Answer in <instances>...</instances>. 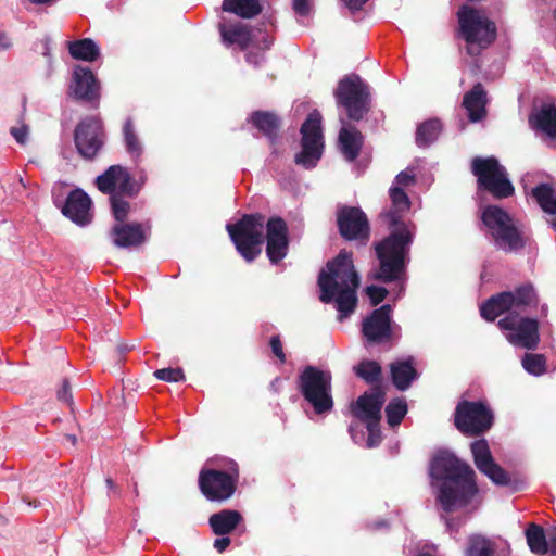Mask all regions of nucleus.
Listing matches in <instances>:
<instances>
[{"label":"nucleus","mask_w":556,"mask_h":556,"mask_svg":"<svg viewBox=\"0 0 556 556\" xmlns=\"http://www.w3.org/2000/svg\"><path fill=\"white\" fill-rule=\"evenodd\" d=\"M391 208L380 214L388 224L390 233L375 243L378 265L370 277L382 283L404 282L409 262L410 245L415 238L416 226L403 220V214L410 208V200L402 187L389 190Z\"/></svg>","instance_id":"nucleus-1"},{"label":"nucleus","mask_w":556,"mask_h":556,"mask_svg":"<svg viewBox=\"0 0 556 556\" xmlns=\"http://www.w3.org/2000/svg\"><path fill=\"white\" fill-rule=\"evenodd\" d=\"M429 476L432 485L438 482L437 502L445 513L467 507L479 492L472 467L445 450L430 459Z\"/></svg>","instance_id":"nucleus-2"},{"label":"nucleus","mask_w":556,"mask_h":556,"mask_svg":"<svg viewBox=\"0 0 556 556\" xmlns=\"http://www.w3.org/2000/svg\"><path fill=\"white\" fill-rule=\"evenodd\" d=\"M359 282V276L353 263V253L343 249L327 262L326 268L318 275L319 300L323 303L334 301L341 317H348L356 308V291Z\"/></svg>","instance_id":"nucleus-3"},{"label":"nucleus","mask_w":556,"mask_h":556,"mask_svg":"<svg viewBox=\"0 0 556 556\" xmlns=\"http://www.w3.org/2000/svg\"><path fill=\"white\" fill-rule=\"evenodd\" d=\"M100 192L110 195L111 208L117 223H125L130 211V203L125 198H135L140 186L128 169L122 165H111L96 178Z\"/></svg>","instance_id":"nucleus-4"},{"label":"nucleus","mask_w":556,"mask_h":556,"mask_svg":"<svg viewBox=\"0 0 556 556\" xmlns=\"http://www.w3.org/2000/svg\"><path fill=\"white\" fill-rule=\"evenodd\" d=\"M266 222L263 214L253 213L243 214L236 223L226 225L237 252L248 263L255 261L262 253Z\"/></svg>","instance_id":"nucleus-5"},{"label":"nucleus","mask_w":556,"mask_h":556,"mask_svg":"<svg viewBox=\"0 0 556 556\" xmlns=\"http://www.w3.org/2000/svg\"><path fill=\"white\" fill-rule=\"evenodd\" d=\"M481 219L498 249L513 252L526 247L527 238L504 208L489 205L483 210Z\"/></svg>","instance_id":"nucleus-6"},{"label":"nucleus","mask_w":556,"mask_h":556,"mask_svg":"<svg viewBox=\"0 0 556 556\" xmlns=\"http://www.w3.org/2000/svg\"><path fill=\"white\" fill-rule=\"evenodd\" d=\"M471 173L477 178L478 189L488 192L496 200L507 199L515 193V187L508 178L506 168L495 156L473 157Z\"/></svg>","instance_id":"nucleus-7"},{"label":"nucleus","mask_w":556,"mask_h":556,"mask_svg":"<svg viewBox=\"0 0 556 556\" xmlns=\"http://www.w3.org/2000/svg\"><path fill=\"white\" fill-rule=\"evenodd\" d=\"M331 374L314 366H306L299 376V390L318 415L333 407Z\"/></svg>","instance_id":"nucleus-8"},{"label":"nucleus","mask_w":556,"mask_h":556,"mask_svg":"<svg viewBox=\"0 0 556 556\" xmlns=\"http://www.w3.org/2000/svg\"><path fill=\"white\" fill-rule=\"evenodd\" d=\"M458 23L463 38L470 45L469 54L488 48L496 39V25L478 10L465 8L458 13Z\"/></svg>","instance_id":"nucleus-9"},{"label":"nucleus","mask_w":556,"mask_h":556,"mask_svg":"<svg viewBox=\"0 0 556 556\" xmlns=\"http://www.w3.org/2000/svg\"><path fill=\"white\" fill-rule=\"evenodd\" d=\"M334 97L352 121L359 122L370 110L369 87L356 74L346 75L338 83Z\"/></svg>","instance_id":"nucleus-10"},{"label":"nucleus","mask_w":556,"mask_h":556,"mask_svg":"<svg viewBox=\"0 0 556 556\" xmlns=\"http://www.w3.org/2000/svg\"><path fill=\"white\" fill-rule=\"evenodd\" d=\"M493 413L482 401L458 402L454 412V426L465 435L478 437L493 425Z\"/></svg>","instance_id":"nucleus-11"},{"label":"nucleus","mask_w":556,"mask_h":556,"mask_svg":"<svg viewBox=\"0 0 556 556\" xmlns=\"http://www.w3.org/2000/svg\"><path fill=\"white\" fill-rule=\"evenodd\" d=\"M239 467L236 463L227 471L217 469H201L199 489L206 500L223 503L229 500L237 490Z\"/></svg>","instance_id":"nucleus-12"},{"label":"nucleus","mask_w":556,"mask_h":556,"mask_svg":"<svg viewBox=\"0 0 556 556\" xmlns=\"http://www.w3.org/2000/svg\"><path fill=\"white\" fill-rule=\"evenodd\" d=\"M301 151L295 155L294 162L306 169L314 168L321 159L324 142L321 130V116L317 111L308 114L301 126Z\"/></svg>","instance_id":"nucleus-13"},{"label":"nucleus","mask_w":556,"mask_h":556,"mask_svg":"<svg viewBox=\"0 0 556 556\" xmlns=\"http://www.w3.org/2000/svg\"><path fill=\"white\" fill-rule=\"evenodd\" d=\"M105 130L97 116L83 118L75 127L74 142L78 154L85 160H93L105 143Z\"/></svg>","instance_id":"nucleus-14"},{"label":"nucleus","mask_w":556,"mask_h":556,"mask_svg":"<svg viewBox=\"0 0 556 556\" xmlns=\"http://www.w3.org/2000/svg\"><path fill=\"white\" fill-rule=\"evenodd\" d=\"M501 330L510 331L507 340L515 346L535 350L540 342L539 321L535 318L519 317L517 313H509L497 321Z\"/></svg>","instance_id":"nucleus-15"},{"label":"nucleus","mask_w":556,"mask_h":556,"mask_svg":"<svg viewBox=\"0 0 556 556\" xmlns=\"http://www.w3.org/2000/svg\"><path fill=\"white\" fill-rule=\"evenodd\" d=\"M337 226L340 236L348 241L365 244L370 237V226L366 214L356 206L343 205L337 211Z\"/></svg>","instance_id":"nucleus-16"},{"label":"nucleus","mask_w":556,"mask_h":556,"mask_svg":"<svg viewBox=\"0 0 556 556\" xmlns=\"http://www.w3.org/2000/svg\"><path fill=\"white\" fill-rule=\"evenodd\" d=\"M266 255L273 265L279 264L288 254L290 239L286 220L279 216H273L266 222Z\"/></svg>","instance_id":"nucleus-17"},{"label":"nucleus","mask_w":556,"mask_h":556,"mask_svg":"<svg viewBox=\"0 0 556 556\" xmlns=\"http://www.w3.org/2000/svg\"><path fill=\"white\" fill-rule=\"evenodd\" d=\"M470 448L473 463L481 473L500 486H507L511 483L509 473L494 460L485 439L472 442Z\"/></svg>","instance_id":"nucleus-18"},{"label":"nucleus","mask_w":556,"mask_h":556,"mask_svg":"<svg viewBox=\"0 0 556 556\" xmlns=\"http://www.w3.org/2000/svg\"><path fill=\"white\" fill-rule=\"evenodd\" d=\"M386 402L383 388H370L350 406L351 414L363 424H380L381 409Z\"/></svg>","instance_id":"nucleus-19"},{"label":"nucleus","mask_w":556,"mask_h":556,"mask_svg":"<svg viewBox=\"0 0 556 556\" xmlns=\"http://www.w3.org/2000/svg\"><path fill=\"white\" fill-rule=\"evenodd\" d=\"M391 305L383 304L364 319L362 332L370 344H381L391 340Z\"/></svg>","instance_id":"nucleus-20"},{"label":"nucleus","mask_w":556,"mask_h":556,"mask_svg":"<svg viewBox=\"0 0 556 556\" xmlns=\"http://www.w3.org/2000/svg\"><path fill=\"white\" fill-rule=\"evenodd\" d=\"M71 89L76 100L91 104H98L100 100V83L88 67H75Z\"/></svg>","instance_id":"nucleus-21"},{"label":"nucleus","mask_w":556,"mask_h":556,"mask_svg":"<svg viewBox=\"0 0 556 556\" xmlns=\"http://www.w3.org/2000/svg\"><path fill=\"white\" fill-rule=\"evenodd\" d=\"M111 238L115 247L137 249L147 241V231L141 223H116L111 228Z\"/></svg>","instance_id":"nucleus-22"},{"label":"nucleus","mask_w":556,"mask_h":556,"mask_svg":"<svg viewBox=\"0 0 556 556\" xmlns=\"http://www.w3.org/2000/svg\"><path fill=\"white\" fill-rule=\"evenodd\" d=\"M91 199L81 189L70 192L62 207L64 216L77 225H86L90 222Z\"/></svg>","instance_id":"nucleus-23"},{"label":"nucleus","mask_w":556,"mask_h":556,"mask_svg":"<svg viewBox=\"0 0 556 556\" xmlns=\"http://www.w3.org/2000/svg\"><path fill=\"white\" fill-rule=\"evenodd\" d=\"M488 93L481 83H477L467 91L462 101V106L467 111L468 119L478 123L486 117Z\"/></svg>","instance_id":"nucleus-24"},{"label":"nucleus","mask_w":556,"mask_h":556,"mask_svg":"<svg viewBox=\"0 0 556 556\" xmlns=\"http://www.w3.org/2000/svg\"><path fill=\"white\" fill-rule=\"evenodd\" d=\"M390 375L393 386L400 391H406L419 376L415 367V358L408 356L406 359L392 362L390 364Z\"/></svg>","instance_id":"nucleus-25"},{"label":"nucleus","mask_w":556,"mask_h":556,"mask_svg":"<svg viewBox=\"0 0 556 556\" xmlns=\"http://www.w3.org/2000/svg\"><path fill=\"white\" fill-rule=\"evenodd\" d=\"M249 121L271 144H275L281 128V118L269 111H254Z\"/></svg>","instance_id":"nucleus-26"},{"label":"nucleus","mask_w":556,"mask_h":556,"mask_svg":"<svg viewBox=\"0 0 556 556\" xmlns=\"http://www.w3.org/2000/svg\"><path fill=\"white\" fill-rule=\"evenodd\" d=\"M242 521L241 513L235 509H223L208 518V525L216 535L230 534Z\"/></svg>","instance_id":"nucleus-27"},{"label":"nucleus","mask_w":556,"mask_h":556,"mask_svg":"<svg viewBox=\"0 0 556 556\" xmlns=\"http://www.w3.org/2000/svg\"><path fill=\"white\" fill-rule=\"evenodd\" d=\"M341 152L348 161H354L359 155L364 137L355 127H342L339 132Z\"/></svg>","instance_id":"nucleus-28"},{"label":"nucleus","mask_w":556,"mask_h":556,"mask_svg":"<svg viewBox=\"0 0 556 556\" xmlns=\"http://www.w3.org/2000/svg\"><path fill=\"white\" fill-rule=\"evenodd\" d=\"M529 123L551 138H556V106L543 104L540 110L530 115Z\"/></svg>","instance_id":"nucleus-29"},{"label":"nucleus","mask_w":556,"mask_h":556,"mask_svg":"<svg viewBox=\"0 0 556 556\" xmlns=\"http://www.w3.org/2000/svg\"><path fill=\"white\" fill-rule=\"evenodd\" d=\"M510 293L500 292L492 295L480 306L481 316L488 321H494L500 315L510 312Z\"/></svg>","instance_id":"nucleus-30"},{"label":"nucleus","mask_w":556,"mask_h":556,"mask_svg":"<svg viewBox=\"0 0 556 556\" xmlns=\"http://www.w3.org/2000/svg\"><path fill=\"white\" fill-rule=\"evenodd\" d=\"M353 371L356 377L371 386V388H383L382 367L378 362L371 359H363L353 367Z\"/></svg>","instance_id":"nucleus-31"},{"label":"nucleus","mask_w":556,"mask_h":556,"mask_svg":"<svg viewBox=\"0 0 556 556\" xmlns=\"http://www.w3.org/2000/svg\"><path fill=\"white\" fill-rule=\"evenodd\" d=\"M218 28L223 40L229 45L237 43L241 48H247L252 41L250 27L242 23L232 25L220 23Z\"/></svg>","instance_id":"nucleus-32"},{"label":"nucleus","mask_w":556,"mask_h":556,"mask_svg":"<svg viewBox=\"0 0 556 556\" xmlns=\"http://www.w3.org/2000/svg\"><path fill=\"white\" fill-rule=\"evenodd\" d=\"M510 293V309L516 308L519 312H526L529 307H536L539 303L538 294L532 285L526 283L517 287Z\"/></svg>","instance_id":"nucleus-33"},{"label":"nucleus","mask_w":556,"mask_h":556,"mask_svg":"<svg viewBox=\"0 0 556 556\" xmlns=\"http://www.w3.org/2000/svg\"><path fill=\"white\" fill-rule=\"evenodd\" d=\"M260 0H223L222 10L242 18H252L262 12Z\"/></svg>","instance_id":"nucleus-34"},{"label":"nucleus","mask_w":556,"mask_h":556,"mask_svg":"<svg viewBox=\"0 0 556 556\" xmlns=\"http://www.w3.org/2000/svg\"><path fill=\"white\" fill-rule=\"evenodd\" d=\"M442 131V123L439 118H430L417 126L415 141L419 148L432 144Z\"/></svg>","instance_id":"nucleus-35"},{"label":"nucleus","mask_w":556,"mask_h":556,"mask_svg":"<svg viewBox=\"0 0 556 556\" xmlns=\"http://www.w3.org/2000/svg\"><path fill=\"white\" fill-rule=\"evenodd\" d=\"M68 51L73 59L93 62L100 55V50L90 38H84L68 43Z\"/></svg>","instance_id":"nucleus-36"},{"label":"nucleus","mask_w":556,"mask_h":556,"mask_svg":"<svg viewBox=\"0 0 556 556\" xmlns=\"http://www.w3.org/2000/svg\"><path fill=\"white\" fill-rule=\"evenodd\" d=\"M526 539L530 551L536 555H545L548 553V533L545 534L544 529L536 525L530 523L526 530Z\"/></svg>","instance_id":"nucleus-37"},{"label":"nucleus","mask_w":556,"mask_h":556,"mask_svg":"<svg viewBox=\"0 0 556 556\" xmlns=\"http://www.w3.org/2000/svg\"><path fill=\"white\" fill-rule=\"evenodd\" d=\"M532 195L545 213L556 214V192L551 185H538L532 189Z\"/></svg>","instance_id":"nucleus-38"},{"label":"nucleus","mask_w":556,"mask_h":556,"mask_svg":"<svg viewBox=\"0 0 556 556\" xmlns=\"http://www.w3.org/2000/svg\"><path fill=\"white\" fill-rule=\"evenodd\" d=\"M124 142L127 152L132 160L137 161L142 154V144L136 134L134 123L127 118L123 126Z\"/></svg>","instance_id":"nucleus-39"},{"label":"nucleus","mask_w":556,"mask_h":556,"mask_svg":"<svg viewBox=\"0 0 556 556\" xmlns=\"http://www.w3.org/2000/svg\"><path fill=\"white\" fill-rule=\"evenodd\" d=\"M495 544L490 539L475 534L469 538L467 555L468 556H493Z\"/></svg>","instance_id":"nucleus-40"},{"label":"nucleus","mask_w":556,"mask_h":556,"mask_svg":"<svg viewBox=\"0 0 556 556\" xmlns=\"http://www.w3.org/2000/svg\"><path fill=\"white\" fill-rule=\"evenodd\" d=\"M407 414V403L403 397L392 399L386 406L387 422L390 427L399 426Z\"/></svg>","instance_id":"nucleus-41"},{"label":"nucleus","mask_w":556,"mask_h":556,"mask_svg":"<svg viewBox=\"0 0 556 556\" xmlns=\"http://www.w3.org/2000/svg\"><path fill=\"white\" fill-rule=\"evenodd\" d=\"M522 366L529 374L540 376L546 370V359L542 354H526Z\"/></svg>","instance_id":"nucleus-42"},{"label":"nucleus","mask_w":556,"mask_h":556,"mask_svg":"<svg viewBox=\"0 0 556 556\" xmlns=\"http://www.w3.org/2000/svg\"><path fill=\"white\" fill-rule=\"evenodd\" d=\"M153 376L162 381L166 382H179L185 381L186 376L184 374V370L180 367L176 368H161L153 372Z\"/></svg>","instance_id":"nucleus-43"},{"label":"nucleus","mask_w":556,"mask_h":556,"mask_svg":"<svg viewBox=\"0 0 556 556\" xmlns=\"http://www.w3.org/2000/svg\"><path fill=\"white\" fill-rule=\"evenodd\" d=\"M365 292L368 295L372 306H377L378 304L383 302L387 295L389 294V291L384 287L376 285L366 287Z\"/></svg>","instance_id":"nucleus-44"},{"label":"nucleus","mask_w":556,"mask_h":556,"mask_svg":"<svg viewBox=\"0 0 556 556\" xmlns=\"http://www.w3.org/2000/svg\"><path fill=\"white\" fill-rule=\"evenodd\" d=\"M368 431L367 445L374 447L381 442L380 424H365Z\"/></svg>","instance_id":"nucleus-45"},{"label":"nucleus","mask_w":556,"mask_h":556,"mask_svg":"<svg viewBox=\"0 0 556 556\" xmlns=\"http://www.w3.org/2000/svg\"><path fill=\"white\" fill-rule=\"evenodd\" d=\"M56 396L60 402L66 403L68 405L72 404V402H73L72 387H71L68 379L65 378L62 380V387H61V389L58 390Z\"/></svg>","instance_id":"nucleus-46"},{"label":"nucleus","mask_w":556,"mask_h":556,"mask_svg":"<svg viewBox=\"0 0 556 556\" xmlns=\"http://www.w3.org/2000/svg\"><path fill=\"white\" fill-rule=\"evenodd\" d=\"M269 345L271 348V351L274 353V355L279 359V362L281 364H285L286 363V354L283 352V349H282V342L280 340V337L277 334V336H273L269 340Z\"/></svg>","instance_id":"nucleus-47"},{"label":"nucleus","mask_w":556,"mask_h":556,"mask_svg":"<svg viewBox=\"0 0 556 556\" xmlns=\"http://www.w3.org/2000/svg\"><path fill=\"white\" fill-rule=\"evenodd\" d=\"M294 12L300 16H307L311 12L308 0H292Z\"/></svg>","instance_id":"nucleus-48"},{"label":"nucleus","mask_w":556,"mask_h":556,"mask_svg":"<svg viewBox=\"0 0 556 556\" xmlns=\"http://www.w3.org/2000/svg\"><path fill=\"white\" fill-rule=\"evenodd\" d=\"M27 132H28V127L25 125L22 127H12L11 128V135L21 144H24L26 142Z\"/></svg>","instance_id":"nucleus-49"},{"label":"nucleus","mask_w":556,"mask_h":556,"mask_svg":"<svg viewBox=\"0 0 556 556\" xmlns=\"http://www.w3.org/2000/svg\"><path fill=\"white\" fill-rule=\"evenodd\" d=\"M395 181L399 185L397 187H401V186L406 187V186L413 185L415 182V176L407 173L406 170H403L396 175Z\"/></svg>","instance_id":"nucleus-50"},{"label":"nucleus","mask_w":556,"mask_h":556,"mask_svg":"<svg viewBox=\"0 0 556 556\" xmlns=\"http://www.w3.org/2000/svg\"><path fill=\"white\" fill-rule=\"evenodd\" d=\"M222 538H218L214 541V548L218 552V553H223L224 551H226V548L230 545V539L226 535H220Z\"/></svg>","instance_id":"nucleus-51"},{"label":"nucleus","mask_w":556,"mask_h":556,"mask_svg":"<svg viewBox=\"0 0 556 556\" xmlns=\"http://www.w3.org/2000/svg\"><path fill=\"white\" fill-rule=\"evenodd\" d=\"M548 552L552 556H556V528L548 532Z\"/></svg>","instance_id":"nucleus-52"},{"label":"nucleus","mask_w":556,"mask_h":556,"mask_svg":"<svg viewBox=\"0 0 556 556\" xmlns=\"http://www.w3.org/2000/svg\"><path fill=\"white\" fill-rule=\"evenodd\" d=\"M12 42L7 33H0V49L7 50L11 48Z\"/></svg>","instance_id":"nucleus-53"},{"label":"nucleus","mask_w":556,"mask_h":556,"mask_svg":"<svg viewBox=\"0 0 556 556\" xmlns=\"http://www.w3.org/2000/svg\"><path fill=\"white\" fill-rule=\"evenodd\" d=\"M33 4L37 5H52L56 0H28Z\"/></svg>","instance_id":"nucleus-54"},{"label":"nucleus","mask_w":556,"mask_h":556,"mask_svg":"<svg viewBox=\"0 0 556 556\" xmlns=\"http://www.w3.org/2000/svg\"><path fill=\"white\" fill-rule=\"evenodd\" d=\"M105 483L109 489H111L115 493H118V488L116 486V484L114 483V481L111 478H106Z\"/></svg>","instance_id":"nucleus-55"},{"label":"nucleus","mask_w":556,"mask_h":556,"mask_svg":"<svg viewBox=\"0 0 556 556\" xmlns=\"http://www.w3.org/2000/svg\"><path fill=\"white\" fill-rule=\"evenodd\" d=\"M67 438L72 441L73 444L76 443V437L75 435H67Z\"/></svg>","instance_id":"nucleus-56"},{"label":"nucleus","mask_w":556,"mask_h":556,"mask_svg":"<svg viewBox=\"0 0 556 556\" xmlns=\"http://www.w3.org/2000/svg\"><path fill=\"white\" fill-rule=\"evenodd\" d=\"M418 556H434V555H432L431 553H428V552H424V553L418 554Z\"/></svg>","instance_id":"nucleus-57"},{"label":"nucleus","mask_w":556,"mask_h":556,"mask_svg":"<svg viewBox=\"0 0 556 556\" xmlns=\"http://www.w3.org/2000/svg\"><path fill=\"white\" fill-rule=\"evenodd\" d=\"M136 495H138V489H137V484H135V489H134Z\"/></svg>","instance_id":"nucleus-58"},{"label":"nucleus","mask_w":556,"mask_h":556,"mask_svg":"<svg viewBox=\"0 0 556 556\" xmlns=\"http://www.w3.org/2000/svg\"><path fill=\"white\" fill-rule=\"evenodd\" d=\"M554 14H555V17H556V7H555V11H554Z\"/></svg>","instance_id":"nucleus-59"},{"label":"nucleus","mask_w":556,"mask_h":556,"mask_svg":"<svg viewBox=\"0 0 556 556\" xmlns=\"http://www.w3.org/2000/svg\"><path fill=\"white\" fill-rule=\"evenodd\" d=\"M554 227H555V229H556V222L554 223Z\"/></svg>","instance_id":"nucleus-60"}]
</instances>
